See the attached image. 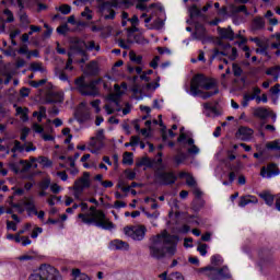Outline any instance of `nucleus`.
<instances>
[{
	"label": "nucleus",
	"instance_id": "obj_1",
	"mask_svg": "<svg viewBox=\"0 0 280 280\" xmlns=\"http://www.w3.org/2000/svg\"><path fill=\"white\" fill-rule=\"evenodd\" d=\"M177 245L178 236L171 235L164 230L150 238L149 255L153 259H165L166 255L174 257V255H176Z\"/></svg>",
	"mask_w": 280,
	"mask_h": 280
},
{
	"label": "nucleus",
	"instance_id": "obj_2",
	"mask_svg": "<svg viewBox=\"0 0 280 280\" xmlns=\"http://www.w3.org/2000/svg\"><path fill=\"white\" fill-rule=\"evenodd\" d=\"M89 205L81 203V211L78 218L83 222V224H93L98 229H104V231H113L115 224L106 217L104 211L95 209V207H90ZM88 211V212H86Z\"/></svg>",
	"mask_w": 280,
	"mask_h": 280
},
{
	"label": "nucleus",
	"instance_id": "obj_3",
	"mask_svg": "<svg viewBox=\"0 0 280 280\" xmlns=\"http://www.w3.org/2000/svg\"><path fill=\"white\" fill-rule=\"evenodd\" d=\"M150 0H138L136 8L138 10H145L147 12H151L150 15L148 13H143L141 19H144V24L148 30H163V25L165 22L161 20V14L164 13L163 7L161 4H151L149 8L145 5Z\"/></svg>",
	"mask_w": 280,
	"mask_h": 280
},
{
	"label": "nucleus",
	"instance_id": "obj_4",
	"mask_svg": "<svg viewBox=\"0 0 280 280\" xmlns=\"http://www.w3.org/2000/svg\"><path fill=\"white\" fill-rule=\"evenodd\" d=\"M190 93L191 95H201L202 100H208V97L218 93V89H215V82L213 80L207 79L202 74H197L191 80Z\"/></svg>",
	"mask_w": 280,
	"mask_h": 280
},
{
	"label": "nucleus",
	"instance_id": "obj_5",
	"mask_svg": "<svg viewBox=\"0 0 280 280\" xmlns=\"http://www.w3.org/2000/svg\"><path fill=\"white\" fill-rule=\"evenodd\" d=\"M100 82H103V86L106 91H110V77H105L103 80L91 81L90 83H84V79L80 78L77 80L75 84L82 95L95 97L100 95V90H97Z\"/></svg>",
	"mask_w": 280,
	"mask_h": 280
},
{
	"label": "nucleus",
	"instance_id": "obj_6",
	"mask_svg": "<svg viewBox=\"0 0 280 280\" xmlns=\"http://www.w3.org/2000/svg\"><path fill=\"white\" fill-rule=\"evenodd\" d=\"M27 280H62V277L54 266L43 264L31 272Z\"/></svg>",
	"mask_w": 280,
	"mask_h": 280
},
{
	"label": "nucleus",
	"instance_id": "obj_7",
	"mask_svg": "<svg viewBox=\"0 0 280 280\" xmlns=\"http://www.w3.org/2000/svg\"><path fill=\"white\" fill-rule=\"evenodd\" d=\"M128 85H126V83H122L120 86L117 84L115 85V93H110L106 97V104L104 108L107 115H113L115 110H121L119 108V98L121 97V95H124V93H126Z\"/></svg>",
	"mask_w": 280,
	"mask_h": 280
},
{
	"label": "nucleus",
	"instance_id": "obj_8",
	"mask_svg": "<svg viewBox=\"0 0 280 280\" xmlns=\"http://www.w3.org/2000/svg\"><path fill=\"white\" fill-rule=\"evenodd\" d=\"M199 272H202L208 279L211 280H222V279H229L231 277V272H229L228 267H223L221 269H218L215 267H206L201 268Z\"/></svg>",
	"mask_w": 280,
	"mask_h": 280
},
{
	"label": "nucleus",
	"instance_id": "obj_9",
	"mask_svg": "<svg viewBox=\"0 0 280 280\" xmlns=\"http://www.w3.org/2000/svg\"><path fill=\"white\" fill-rule=\"evenodd\" d=\"M148 233L145 225H128L124 228V234L130 237L135 242H142Z\"/></svg>",
	"mask_w": 280,
	"mask_h": 280
},
{
	"label": "nucleus",
	"instance_id": "obj_10",
	"mask_svg": "<svg viewBox=\"0 0 280 280\" xmlns=\"http://www.w3.org/2000/svg\"><path fill=\"white\" fill-rule=\"evenodd\" d=\"M10 205L18 213H24L25 211H27V213H38L36 205L34 203V198L32 197H26L19 203L10 201Z\"/></svg>",
	"mask_w": 280,
	"mask_h": 280
},
{
	"label": "nucleus",
	"instance_id": "obj_11",
	"mask_svg": "<svg viewBox=\"0 0 280 280\" xmlns=\"http://www.w3.org/2000/svg\"><path fill=\"white\" fill-rule=\"evenodd\" d=\"M130 5H135V0H114L112 3H104L103 4V14L105 19H115V11L109 10V14H106V10L109 9V7L112 8H130Z\"/></svg>",
	"mask_w": 280,
	"mask_h": 280
},
{
	"label": "nucleus",
	"instance_id": "obj_12",
	"mask_svg": "<svg viewBox=\"0 0 280 280\" xmlns=\"http://www.w3.org/2000/svg\"><path fill=\"white\" fill-rule=\"evenodd\" d=\"M178 143H180L182 145H186L188 154H191L192 156L200 154V148L194 144V140L189 138V136H187V133L185 132V128L180 129Z\"/></svg>",
	"mask_w": 280,
	"mask_h": 280
},
{
	"label": "nucleus",
	"instance_id": "obj_13",
	"mask_svg": "<svg viewBox=\"0 0 280 280\" xmlns=\"http://www.w3.org/2000/svg\"><path fill=\"white\" fill-rule=\"evenodd\" d=\"M91 187V174L89 172L83 173V176L74 182L73 190L74 198L80 200V194L84 191V189H89Z\"/></svg>",
	"mask_w": 280,
	"mask_h": 280
},
{
	"label": "nucleus",
	"instance_id": "obj_14",
	"mask_svg": "<svg viewBox=\"0 0 280 280\" xmlns=\"http://www.w3.org/2000/svg\"><path fill=\"white\" fill-rule=\"evenodd\" d=\"M36 161L38 160H36L35 158H31L30 162L27 161H20L19 163L11 162L9 165H10V168L15 174H19L21 172H27V170H30V167H32L34 163H36Z\"/></svg>",
	"mask_w": 280,
	"mask_h": 280
},
{
	"label": "nucleus",
	"instance_id": "obj_15",
	"mask_svg": "<svg viewBox=\"0 0 280 280\" xmlns=\"http://www.w3.org/2000/svg\"><path fill=\"white\" fill-rule=\"evenodd\" d=\"M80 47H85V49H88V51H100L98 44H95L93 40H90L88 43L79 42L77 44L74 51H77L78 54H80L82 56V54H84V50H82V48H80Z\"/></svg>",
	"mask_w": 280,
	"mask_h": 280
},
{
	"label": "nucleus",
	"instance_id": "obj_16",
	"mask_svg": "<svg viewBox=\"0 0 280 280\" xmlns=\"http://www.w3.org/2000/svg\"><path fill=\"white\" fill-rule=\"evenodd\" d=\"M279 167H277L275 164H270L267 167L264 166L260 170V176H262V178H275V176H279Z\"/></svg>",
	"mask_w": 280,
	"mask_h": 280
},
{
	"label": "nucleus",
	"instance_id": "obj_17",
	"mask_svg": "<svg viewBox=\"0 0 280 280\" xmlns=\"http://www.w3.org/2000/svg\"><path fill=\"white\" fill-rule=\"evenodd\" d=\"M175 180L176 177L172 173H162L156 176V183H160V185H172Z\"/></svg>",
	"mask_w": 280,
	"mask_h": 280
},
{
	"label": "nucleus",
	"instance_id": "obj_18",
	"mask_svg": "<svg viewBox=\"0 0 280 280\" xmlns=\"http://www.w3.org/2000/svg\"><path fill=\"white\" fill-rule=\"evenodd\" d=\"M253 129L248 127H240L236 137L237 139H241V141H248L253 137Z\"/></svg>",
	"mask_w": 280,
	"mask_h": 280
},
{
	"label": "nucleus",
	"instance_id": "obj_19",
	"mask_svg": "<svg viewBox=\"0 0 280 280\" xmlns=\"http://www.w3.org/2000/svg\"><path fill=\"white\" fill-rule=\"evenodd\" d=\"M203 115H206V117H218V115H220V112L218 110L215 105H213L211 103H205L203 104Z\"/></svg>",
	"mask_w": 280,
	"mask_h": 280
},
{
	"label": "nucleus",
	"instance_id": "obj_20",
	"mask_svg": "<svg viewBox=\"0 0 280 280\" xmlns=\"http://www.w3.org/2000/svg\"><path fill=\"white\" fill-rule=\"evenodd\" d=\"M112 250H129L130 245L121 240H114L109 244Z\"/></svg>",
	"mask_w": 280,
	"mask_h": 280
},
{
	"label": "nucleus",
	"instance_id": "obj_21",
	"mask_svg": "<svg viewBox=\"0 0 280 280\" xmlns=\"http://www.w3.org/2000/svg\"><path fill=\"white\" fill-rule=\"evenodd\" d=\"M102 148H104V145L100 140H97V138H91L89 142V150L92 154H100V150H102Z\"/></svg>",
	"mask_w": 280,
	"mask_h": 280
},
{
	"label": "nucleus",
	"instance_id": "obj_22",
	"mask_svg": "<svg viewBox=\"0 0 280 280\" xmlns=\"http://www.w3.org/2000/svg\"><path fill=\"white\" fill-rule=\"evenodd\" d=\"M33 130L34 132H37L38 135H40L44 141H54V137L51 135L45 133V129L43 128V126L38 124H33Z\"/></svg>",
	"mask_w": 280,
	"mask_h": 280
},
{
	"label": "nucleus",
	"instance_id": "obj_23",
	"mask_svg": "<svg viewBox=\"0 0 280 280\" xmlns=\"http://www.w3.org/2000/svg\"><path fill=\"white\" fill-rule=\"evenodd\" d=\"M14 107H15L16 116L20 117L21 121H27V119H30V117L27 116L30 113L28 108L16 106V105H14Z\"/></svg>",
	"mask_w": 280,
	"mask_h": 280
},
{
	"label": "nucleus",
	"instance_id": "obj_24",
	"mask_svg": "<svg viewBox=\"0 0 280 280\" xmlns=\"http://www.w3.org/2000/svg\"><path fill=\"white\" fill-rule=\"evenodd\" d=\"M258 200L257 197L247 195L245 197H242L238 207H246V205H257Z\"/></svg>",
	"mask_w": 280,
	"mask_h": 280
},
{
	"label": "nucleus",
	"instance_id": "obj_25",
	"mask_svg": "<svg viewBox=\"0 0 280 280\" xmlns=\"http://www.w3.org/2000/svg\"><path fill=\"white\" fill-rule=\"evenodd\" d=\"M219 34L221 38H228L229 40H233L235 38V34L231 28H219Z\"/></svg>",
	"mask_w": 280,
	"mask_h": 280
},
{
	"label": "nucleus",
	"instance_id": "obj_26",
	"mask_svg": "<svg viewBox=\"0 0 280 280\" xmlns=\"http://www.w3.org/2000/svg\"><path fill=\"white\" fill-rule=\"evenodd\" d=\"M178 176L179 178H186V184L188 185V187H196V179H194L189 173L180 172Z\"/></svg>",
	"mask_w": 280,
	"mask_h": 280
},
{
	"label": "nucleus",
	"instance_id": "obj_27",
	"mask_svg": "<svg viewBox=\"0 0 280 280\" xmlns=\"http://www.w3.org/2000/svg\"><path fill=\"white\" fill-rule=\"evenodd\" d=\"M268 115H270V113L264 107H257L254 109V117H259V119H266Z\"/></svg>",
	"mask_w": 280,
	"mask_h": 280
},
{
	"label": "nucleus",
	"instance_id": "obj_28",
	"mask_svg": "<svg viewBox=\"0 0 280 280\" xmlns=\"http://www.w3.org/2000/svg\"><path fill=\"white\" fill-rule=\"evenodd\" d=\"M12 148H11V152L13 154H15V152H25V145L21 144V142H19V140H14L11 143Z\"/></svg>",
	"mask_w": 280,
	"mask_h": 280
},
{
	"label": "nucleus",
	"instance_id": "obj_29",
	"mask_svg": "<svg viewBox=\"0 0 280 280\" xmlns=\"http://www.w3.org/2000/svg\"><path fill=\"white\" fill-rule=\"evenodd\" d=\"M33 117H37V121H43L47 117V109L45 107H40L38 112L33 113Z\"/></svg>",
	"mask_w": 280,
	"mask_h": 280
},
{
	"label": "nucleus",
	"instance_id": "obj_30",
	"mask_svg": "<svg viewBox=\"0 0 280 280\" xmlns=\"http://www.w3.org/2000/svg\"><path fill=\"white\" fill-rule=\"evenodd\" d=\"M129 58L131 62H135L136 65H141V62H143V57L141 55H137L135 51L129 52Z\"/></svg>",
	"mask_w": 280,
	"mask_h": 280
},
{
	"label": "nucleus",
	"instance_id": "obj_31",
	"mask_svg": "<svg viewBox=\"0 0 280 280\" xmlns=\"http://www.w3.org/2000/svg\"><path fill=\"white\" fill-rule=\"evenodd\" d=\"M267 75H272L273 80H279V75H280V67H273L269 70H267Z\"/></svg>",
	"mask_w": 280,
	"mask_h": 280
},
{
	"label": "nucleus",
	"instance_id": "obj_32",
	"mask_svg": "<svg viewBox=\"0 0 280 280\" xmlns=\"http://www.w3.org/2000/svg\"><path fill=\"white\" fill-rule=\"evenodd\" d=\"M31 71H39V73H45L46 69L40 62H33L30 66Z\"/></svg>",
	"mask_w": 280,
	"mask_h": 280
},
{
	"label": "nucleus",
	"instance_id": "obj_33",
	"mask_svg": "<svg viewBox=\"0 0 280 280\" xmlns=\"http://www.w3.org/2000/svg\"><path fill=\"white\" fill-rule=\"evenodd\" d=\"M260 198H262V200H265L266 205L269 207H271V205L275 202V197L268 192L260 194Z\"/></svg>",
	"mask_w": 280,
	"mask_h": 280
},
{
	"label": "nucleus",
	"instance_id": "obj_34",
	"mask_svg": "<svg viewBox=\"0 0 280 280\" xmlns=\"http://www.w3.org/2000/svg\"><path fill=\"white\" fill-rule=\"evenodd\" d=\"M271 47H272V49H280V34L279 33L272 35Z\"/></svg>",
	"mask_w": 280,
	"mask_h": 280
},
{
	"label": "nucleus",
	"instance_id": "obj_35",
	"mask_svg": "<svg viewBox=\"0 0 280 280\" xmlns=\"http://www.w3.org/2000/svg\"><path fill=\"white\" fill-rule=\"evenodd\" d=\"M250 97V100H255L257 102V98L259 97V95H261V89L254 86L250 91V93H247Z\"/></svg>",
	"mask_w": 280,
	"mask_h": 280
},
{
	"label": "nucleus",
	"instance_id": "obj_36",
	"mask_svg": "<svg viewBox=\"0 0 280 280\" xmlns=\"http://www.w3.org/2000/svg\"><path fill=\"white\" fill-rule=\"evenodd\" d=\"M203 37H205V26L202 25L196 26L194 38H197L198 40H200Z\"/></svg>",
	"mask_w": 280,
	"mask_h": 280
},
{
	"label": "nucleus",
	"instance_id": "obj_37",
	"mask_svg": "<svg viewBox=\"0 0 280 280\" xmlns=\"http://www.w3.org/2000/svg\"><path fill=\"white\" fill-rule=\"evenodd\" d=\"M59 159L66 161L65 164H60V167H73L75 165V161L71 158L60 156Z\"/></svg>",
	"mask_w": 280,
	"mask_h": 280
},
{
	"label": "nucleus",
	"instance_id": "obj_38",
	"mask_svg": "<svg viewBox=\"0 0 280 280\" xmlns=\"http://www.w3.org/2000/svg\"><path fill=\"white\" fill-rule=\"evenodd\" d=\"M37 162L39 163V165H43V167H51L52 165L51 160H48L45 156H39L37 159Z\"/></svg>",
	"mask_w": 280,
	"mask_h": 280
},
{
	"label": "nucleus",
	"instance_id": "obj_39",
	"mask_svg": "<svg viewBox=\"0 0 280 280\" xmlns=\"http://www.w3.org/2000/svg\"><path fill=\"white\" fill-rule=\"evenodd\" d=\"M268 150H280V140H273L266 144Z\"/></svg>",
	"mask_w": 280,
	"mask_h": 280
},
{
	"label": "nucleus",
	"instance_id": "obj_40",
	"mask_svg": "<svg viewBox=\"0 0 280 280\" xmlns=\"http://www.w3.org/2000/svg\"><path fill=\"white\" fill-rule=\"evenodd\" d=\"M122 163L124 165H132L133 163L132 153L126 152L122 158Z\"/></svg>",
	"mask_w": 280,
	"mask_h": 280
},
{
	"label": "nucleus",
	"instance_id": "obj_41",
	"mask_svg": "<svg viewBox=\"0 0 280 280\" xmlns=\"http://www.w3.org/2000/svg\"><path fill=\"white\" fill-rule=\"evenodd\" d=\"M197 250H198L199 255H201V257H206L207 256V250H209V245L199 244L198 247H197Z\"/></svg>",
	"mask_w": 280,
	"mask_h": 280
},
{
	"label": "nucleus",
	"instance_id": "obj_42",
	"mask_svg": "<svg viewBox=\"0 0 280 280\" xmlns=\"http://www.w3.org/2000/svg\"><path fill=\"white\" fill-rule=\"evenodd\" d=\"M223 262H224V260L222 259V256H220V255H214L211 257V264L213 266H221V264H223Z\"/></svg>",
	"mask_w": 280,
	"mask_h": 280
},
{
	"label": "nucleus",
	"instance_id": "obj_43",
	"mask_svg": "<svg viewBox=\"0 0 280 280\" xmlns=\"http://www.w3.org/2000/svg\"><path fill=\"white\" fill-rule=\"evenodd\" d=\"M128 21L131 23V32H137V25H139V18L137 15H133L131 19H128Z\"/></svg>",
	"mask_w": 280,
	"mask_h": 280
},
{
	"label": "nucleus",
	"instance_id": "obj_44",
	"mask_svg": "<svg viewBox=\"0 0 280 280\" xmlns=\"http://www.w3.org/2000/svg\"><path fill=\"white\" fill-rule=\"evenodd\" d=\"M3 19H5L7 23H12V21H14V15L10 10L7 9L3 12Z\"/></svg>",
	"mask_w": 280,
	"mask_h": 280
},
{
	"label": "nucleus",
	"instance_id": "obj_45",
	"mask_svg": "<svg viewBox=\"0 0 280 280\" xmlns=\"http://www.w3.org/2000/svg\"><path fill=\"white\" fill-rule=\"evenodd\" d=\"M51 185V179L50 178H44L40 183H39V187L40 189L45 190V189H49V186Z\"/></svg>",
	"mask_w": 280,
	"mask_h": 280
},
{
	"label": "nucleus",
	"instance_id": "obj_46",
	"mask_svg": "<svg viewBox=\"0 0 280 280\" xmlns=\"http://www.w3.org/2000/svg\"><path fill=\"white\" fill-rule=\"evenodd\" d=\"M101 104H102V101L100 100H94L91 102V106L92 108H94L95 113H102V108L100 107Z\"/></svg>",
	"mask_w": 280,
	"mask_h": 280
},
{
	"label": "nucleus",
	"instance_id": "obj_47",
	"mask_svg": "<svg viewBox=\"0 0 280 280\" xmlns=\"http://www.w3.org/2000/svg\"><path fill=\"white\" fill-rule=\"evenodd\" d=\"M40 233H43V228L34 226L33 231H32V234H31V237L33 240H36V237H38V235H40Z\"/></svg>",
	"mask_w": 280,
	"mask_h": 280
},
{
	"label": "nucleus",
	"instance_id": "obj_48",
	"mask_svg": "<svg viewBox=\"0 0 280 280\" xmlns=\"http://www.w3.org/2000/svg\"><path fill=\"white\" fill-rule=\"evenodd\" d=\"M168 280H185V277L180 272H173L168 276Z\"/></svg>",
	"mask_w": 280,
	"mask_h": 280
},
{
	"label": "nucleus",
	"instance_id": "obj_49",
	"mask_svg": "<svg viewBox=\"0 0 280 280\" xmlns=\"http://www.w3.org/2000/svg\"><path fill=\"white\" fill-rule=\"evenodd\" d=\"M81 16H84L88 21H91V19H93V11H91L89 8H85V10L81 13Z\"/></svg>",
	"mask_w": 280,
	"mask_h": 280
},
{
	"label": "nucleus",
	"instance_id": "obj_50",
	"mask_svg": "<svg viewBox=\"0 0 280 280\" xmlns=\"http://www.w3.org/2000/svg\"><path fill=\"white\" fill-rule=\"evenodd\" d=\"M253 102L252 97H250V94H244L243 96V101H242V106L244 108H246V106H248V104Z\"/></svg>",
	"mask_w": 280,
	"mask_h": 280
},
{
	"label": "nucleus",
	"instance_id": "obj_51",
	"mask_svg": "<svg viewBox=\"0 0 280 280\" xmlns=\"http://www.w3.org/2000/svg\"><path fill=\"white\" fill-rule=\"evenodd\" d=\"M270 93L275 95V97H279L280 95V84H276L270 89Z\"/></svg>",
	"mask_w": 280,
	"mask_h": 280
},
{
	"label": "nucleus",
	"instance_id": "obj_52",
	"mask_svg": "<svg viewBox=\"0 0 280 280\" xmlns=\"http://www.w3.org/2000/svg\"><path fill=\"white\" fill-rule=\"evenodd\" d=\"M59 12H61V14H69L71 12V7L69 4H62L59 8Z\"/></svg>",
	"mask_w": 280,
	"mask_h": 280
},
{
	"label": "nucleus",
	"instance_id": "obj_53",
	"mask_svg": "<svg viewBox=\"0 0 280 280\" xmlns=\"http://www.w3.org/2000/svg\"><path fill=\"white\" fill-rule=\"evenodd\" d=\"M56 200H58V202H60L62 200V197L51 196L48 198L47 202H48V205H50V207H54V205H56Z\"/></svg>",
	"mask_w": 280,
	"mask_h": 280
},
{
	"label": "nucleus",
	"instance_id": "obj_54",
	"mask_svg": "<svg viewBox=\"0 0 280 280\" xmlns=\"http://www.w3.org/2000/svg\"><path fill=\"white\" fill-rule=\"evenodd\" d=\"M30 135V128L24 127L21 131V141H25V139H27V136Z\"/></svg>",
	"mask_w": 280,
	"mask_h": 280
},
{
	"label": "nucleus",
	"instance_id": "obj_55",
	"mask_svg": "<svg viewBox=\"0 0 280 280\" xmlns=\"http://www.w3.org/2000/svg\"><path fill=\"white\" fill-rule=\"evenodd\" d=\"M36 151V147L32 142H27L24 144V152H34Z\"/></svg>",
	"mask_w": 280,
	"mask_h": 280
},
{
	"label": "nucleus",
	"instance_id": "obj_56",
	"mask_svg": "<svg viewBox=\"0 0 280 280\" xmlns=\"http://www.w3.org/2000/svg\"><path fill=\"white\" fill-rule=\"evenodd\" d=\"M189 14L191 18L198 16L200 14V10L196 8V5H192L189 8Z\"/></svg>",
	"mask_w": 280,
	"mask_h": 280
},
{
	"label": "nucleus",
	"instance_id": "obj_57",
	"mask_svg": "<svg viewBox=\"0 0 280 280\" xmlns=\"http://www.w3.org/2000/svg\"><path fill=\"white\" fill-rule=\"evenodd\" d=\"M50 190L52 191V194H60V191H62V188L58 184H51Z\"/></svg>",
	"mask_w": 280,
	"mask_h": 280
},
{
	"label": "nucleus",
	"instance_id": "obj_58",
	"mask_svg": "<svg viewBox=\"0 0 280 280\" xmlns=\"http://www.w3.org/2000/svg\"><path fill=\"white\" fill-rule=\"evenodd\" d=\"M188 261H189V264H191L192 266H200V260H199L198 257H196V256H190V257H188Z\"/></svg>",
	"mask_w": 280,
	"mask_h": 280
},
{
	"label": "nucleus",
	"instance_id": "obj_59",
	"mask_svg": "<svg viewBox=\"0 0 280 280\" xmlns=\"http://www.w3.org/2000/svg\"><path fill=\"white\" fill-rule=\"evenodd\" d=\"M159 86H160L159 81H156L154 83H148L147 84L148 91H156V89H159Z\"/></svg>",
	"mask_w": 280,
	"mask_h": 280
},
{
	"label": "nucleus",
	"instance_id": "obj_60",
	"mask_svg": "<svg viewBox=\"0 0 280 280\" xmlns=\"http://www.w3.org/2000/svg\"><path fill=\"white\" fill-rule=\"evenodd\" d=\"M254 23H255V26L258 27V28L264 27V25H265L264 18H257V19L254 21Z\"/></svg>",
	"mask_w": 280,
	"mask_h": 280
},
{
	"label": "nucleus",
	"instance_id": "obj_61",
	"mask_svg": "<svg viewBox=\"0 0 280 280\" xmlns=\"http://www.w3.org/2000/svg\"><path fill=\"white\" fill-rule=\"evenodd\" d=\"M118 188L121 189V191H124L125 194L130 191V186H126V184H124V182L118 183Z\"/></svg>",
	"mask_w": 280,
	"mask_h": 280
},
{
	"label": "nucleus",
	"instance_id": "obj_62",
	"mask_svg": "<svg viewBox=\"0 0 280 280\" xmlns=\"http://www.w3.org/2000/svg\"><path fill=\"white\" fill-rule=\"evenodd\" d=\"M8 231H16V222L7 221Z\"/></svg>",
	"mask_w": 280,
	"mask_h": 280
},
{
	"label": "nucleus",
	"instance_id": "obj_63",
	"mask_svg": "<svg viewBox=\"0 0 280 280\" xmlns=\"http://www.w3.org/2000/svg\"><path fill=\"white\" fill-rule=\"evenodd\" d=\"M55 176H58L61 180H67L68 178H69V176L67 175V173L66 172H57L56 174H55Z\"/></svg>",
	"mask_w": 280,
	"mask_h": 280
},
{
	"label": "nucleus",
	"instance_id": "obj_64",
	"mask_svg": "<svg viewBox=\"0 0 280 280\" xmlns=\"http://www.w3.org/2000/svg\"><path fill=\"white\" fill-rule=\"evenodd\" d=\"M234 75H242V68L237 65H233Z\"/></svg>",
	"mask_w": 280,
	"mask_h": 280
}]
</instances>
